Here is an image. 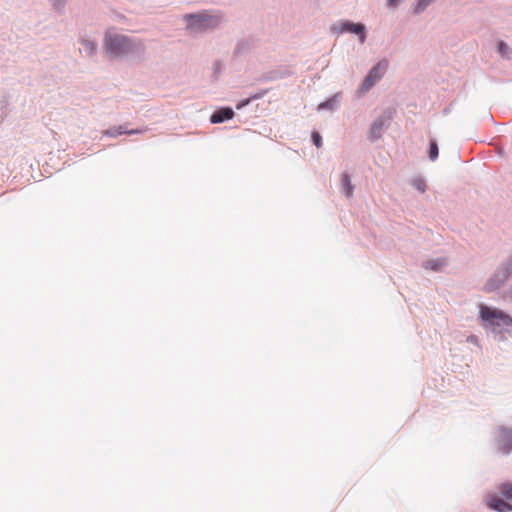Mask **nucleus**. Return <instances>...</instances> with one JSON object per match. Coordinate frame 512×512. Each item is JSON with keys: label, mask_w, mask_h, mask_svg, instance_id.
<instances>
[{"label": "nucleus", "mask_w": 512, "mask_h": 512, "mask_svg": "<svg viewBox=\"0 0 512 512\" xmlns=\"http://www.w3.org/2000/svg\"><path fill=\"white\" fill-rule=\"evenodd\" d=\"M105 47L113 57L127 56L136 52H142L144 49L142 41H136L127 36L112 33L106 34Z\"/></svg>", "instance_id": "f257e3e1"}, {"label": "nucleus", "mask_w": 512, "mask_h": 512, "mask_svg": "<svg viewBox=\"0 0 512 512\" xmlns=\"http://www.w3.org/2000/svg\"><path fill=\"white\" fill-rule=\"evenodd\" d=\"M187 28L191 32H202L217 27L221 17L217 14L202 12L198 14H189L185 16Z\"/></svg>", "instance_id": "f03ea898"}, {"label": "nucleus", "mask_w": 512, "mask_h": 512, "mask_svg": "<svg viewBox=\"0 0 512 512\" xmlns=\"http://www.w3.org/2000/svg\"><path fill=\"white\" fill-rule=\"evenodd\" d=\"M480 317L492 326H511L512 318L499 309L480 305Z\"/></svg>", "instance_id": "7ed1b4c3"}, {"label": "nucleus", "mask_w": 512, "mask_h": 512, "mask_svg": "<svg viewBox=\"0 0 512 512\" xmlns=\"http://www.w3.org/2000/svg\"><path fill=\"white\" fill-rule=\"evenodd\" d=\"M388 67L387 61L377 63L368 73L364 79L360 91L361 93L367 92L378 80L382 78Z\"/></svg>", "instance_id": "20e7f679"}, {"label": "nucleus", "mask_w": 512, "mask_h": 512, "mask_svg": "<svg viewBox=\"0 0 512 512\" xmlns=\"http://www.w3.org/2000/svg\"><path fill=\"white\" fill-rule=\"evenodd\" d=\"M498 448L504 454L512 451V429L501 427L498 434Z\"/></svg>", "instance_id": "39448f33"}, {"label": "nucleus", "mask_w": 512, "mask_h": 512, "mask_svg": "<svg viewBox=\"0 0 512 512\" xmlns=\"http://www.w3.org/2000/svg\"><path fill=\"white\" fill-rule=\"evenodd\" d=\"M339 31L341 33L349 32L353 34H357L360 36V42L363 43L365 41V26L361 23H352L349 21L342 22L340 24Z\"/></svg>", "instance_id": "423d86ee"}, {"label": "nucleus", "mask_w": 512, "mask_h": 512, "mask_svg": "<svg viewBox=\"0 0 512 512\" xmlns=\"http://www.w3.org/2000/svg\"><path fill=\"white\" fill-rule=\"evenodd\" d=\"M512 274V261L508 263L505 267L498 271L496 274V278L499 279L497 284H494V280H490L486 285L487 291H492L496 289L500 283L505 281Z\"/></svg>", "instance_id": "0eeeda50"}, {"label": "nucleus", "mask_w": 512, "mask_h": 512, "mask_svg": "<svg viewBox=\"0 0 512 512\" xmlns=\"http://www.w3.org/2000/svg\"><path fill=\"white\" fill-rule=\"evenodd\" d=\"M487 505L489 508L496 510L498 512H511L512 505L505 502L503 499L498 496L492 495L487 498Z\"/></svg>", "instance_id": "6e6552de"}, {"label": "nucleus", "mask_w": 512, "mask_h": 512, "mask_svg": "<svg viewBox=\"0 0 512 512\" xmlns=\"http://www.w3.org/2000/svg\"><path fill=\"white\" fill-rule=\"evenodd\" d=\"M233 116H234V112L232 109L222 108V109L216 111L215 113H213L210 120L212 123H221L225 120L232 119Z\"/></svg>", "instance_id": "1a4fd4ad"}, {"label": "nucleus", "mask_w": 512, "mask_h": 512, "mask_svg": "<svg viewBox=\"0 0 512 512\" xmlns=\"http://www.w3.org/2000/svg\"><path fill=\"white\" fill-rule=\"evenodd\" d=\"M341 182L343 186V191L347 197H351L353 194V185L350 180V176L346 173L342 174Z\"/></svg>", "instance_id": "9d476101"}, {"label": "nucleus", "mask_w": 512, "mask_h": 512, "mask_svg": "<svg viewBox=\"0 0 512 512\" xmlns=\"http://www.w3.org/2000/svg\"><path fill=\"white\" fill-rule=\"evenodd\" d=\"M385 126V120L380 118V119H377L372 127H371V136L372 138L374 139H377L380 137L381 135V131L383 129V127Z\"/></svg>", "instance_id": "9b49d317"}, {"label": "nucleus", "mask_w": 512, "mask_h": 512, "mask_svg": "<svg viewBox=\"0 0 512 512\" xmlns=\"http://www.w3.org/2000/svg\"><path fill=\"white\" fill-rule=\"evenodd\" d=\"M498 490L506 499L512 501V483H502L499 485Z\"/></svg>", "instance_id": "f8f14e48"}, {"label": "nucleus", "mask_w": 512, "mask_h": 512, "mask_svg": "<svg viewBox=\"0 0 512 512\" xmlns=\"http://www.w3.org/2000/svg\"><path fill=\"white\" fill-rule=\"evenodd\" d=\"M444 266V261L441 259L428 260L424 263L423 267L425 269H430L434 271L440 270Z\"/></svg>", "instance_id": "ddd939ff"}, {"label": "nucleus", "mask_w": 512, "mask_h": 512, "mask_svg": "<svg viewBox=\"0 0 512 512\" xmlns=\"http://www.w3.org/2000/svg\"><path fill=\"white\" fill-rule=\"evenodd\" d=\"M83 48H80V51H84L88 55H92L96 50V44L89 40H82Z\"/></svg>", "instance_id": "4468645a"}, {"label": "nucleus", "mask_w": 512, "mask_h": 512, "mask_svg": "<svg viewBox=\"0 0 512 512\" xmlns=\"http://www.w3.org/2000/svg\"><path fill=\"white\" fill-rule=\"evenodd\" d=\"M498 51L503 57H508L510 54L509 46L503 41L499 42Z\"/></svg>", "instance_id": "2eb2a0df"}, {"label": "nucleus", "mask_w": 512, "mask_h": 512, "mask_svg": "<svg viewBox=\"0 0 512 512\" xmlns=\"http://www.w3.org/2000/svg\"><path fill=\"white\" fill-rule=\"evenodd\" d=\"M429 157L431 160H435L438 157V146L435 141L430 143Z\"/></svg>", "instance_id": "dca6fc26"}, {"label": "nucleus", "mask_w": 512, "mask_h": 512, "mask_svg": "<svg viewBox=\"0 0 512 512\" xmlns=\"http://www.w3.org/2000/svg\"><path fill=\"white\" fill-rule=\"evenodd\" d=\"M312 140L317 148H320L322 146V137L318 132L312 133Z\"/></svg>", "instance_id": "f3484780"}, {"label": "nucleus", "mask_w": 512, "mask_h": 512, "mask_svg": "<svg viewBox=\"0 0 512 512\" xmlns=\"http://www.w3.org/2000/svg\"><path fill=\"white\" fill-rule=\"evenodd\" d=\"M432 0H418L415 11L419 12L423 10Z\"/></svg>", "instance_id": "a211bd4d"}, {"label": "nucleus", "mask_w": 512, "mask_h": 512, "mask_svg": "<svg viewBox=\"0 0 512 512\" xmlns=\"http://www.w3.org/2000/svg\"><path fill=\"white\" fill-rule=\"evenodd\" d=\"M416 188L419 191L424 192L425 191V183L423 181H421V180L417 181Z\"/></svg>", "instance_id": "6ab92c4d"}, {"label": "nucleus", "mask_w": 512, "mask_h": 512, "mask_svg": "<svg viewBox=\"0 0 512 512\" xmlns=\"http://www.w3.org/2000/svg\"><path fill=\"white\" fill-rule=\"evenodd\" d=\"M399 1L400 0H388V5L394 7L398 4Z\"/></svg>", "instance_id": "aec40b11"}, {"label": "nucleus", "mask_w": 512, "mask_h": 512, "mask_svg": "<svg viewBox=\"0 0 512 512\" xmlns=\"http://www.w3.org/2000/svg\"><path fill=\"white\" fill-rule=\"evenodd\" d=\"M261 96H262V95H254V96H252L250 99H258V98H260Z\"/></svg>", "instance_id": "412c9836"}]
</instances>
